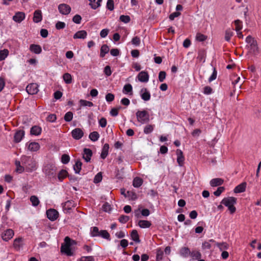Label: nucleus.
<instances>
[{"label":"nucleus","instance_id":"nucleus-1","mask_svg":"<svg viewBox=\"0 0 261 261\" xmlns=\"http://www.w3.org/2000/svg\"><path fill=\"white\" fill-rule=\"evenodd\" d=\"M20 160L27 171H32L36 168V162L31 156L23 155L21 157Z\"/></svg>","mask_w":261,"mask_h":261},{"label":"nucleus","instance_id":"nucleus-2","mask_svg":"<svg viewBox=\"0 0 261 261\" xmlns=\"http://www.w3.org/2000/svg\"><path fill=\"white\" fill-rule=\"evenodd\" d=\"M237 199L233 197H228L224 198L221 201V203L225 206L228 207L231 214L234 213L236 208L234 206V204L236 203Z\"/></svg>","mask_w":261,"mask_h":261},{"label":"nucleus","instance_id":"nucleus-3","mask_svg":"<svg viewBox=\"0 0 261 261\" xmlns=\"http://www.w3.org/2000/svg\"><path fill=\"white\" fill-rule=\"evenodd\" d=\"M56 170V167L53 164H46L43 169L44 173L50 178L55 177Z\"/></svg>","mask_w":261,"mask_h":261},{"label":"nucleus","instance_id":"nucleus-4","mask_svg":"<svg viewBox=\"0 0 261 261\" xmlns=\"http://www.w3.org/2000/svg\"><path fill=\"white\" fill-rule=\"evenodd\" d=\"M136 117L138 121L142 124L146 123L149 121V115L145 110L138 111L136 113Z\"/></svg>","mask_w":261,"mask_h":261},{"label":"nucleus","instance_id":"nucleus-5","mask_svg":"<svg viewBox=\"0 0 261 261\" xmlns=\"http://www.w3.org/2000/svg\"><path fill=\"white\" fill-rule=\"evenodd\" d=\"M59 12L63 15H68L71 12V7L67 4H61L58 6Z\"/></svg>","mask_w":261,"mask_h":261},{"label":"nucleus","instance_id":"nucleus-6","mask_svg":"<svg viewBox=\"0 0 261 261\" xmlns=\"http://www.w3.org/2000/svg\"><path fill=\"white\" fill-rule=\"evenodd\" d=\"M38 85L36 83L29 84L26 87V90L29 94L33 95L37 93L38 92Z\"/></svg>","mask_w":261,"mask_h":261},{"label":"nucleus","instance_id":"nucleus-7","mask_svg":"<svg viewBox=\"0 0 261 261\" xmlns=\"http://www.w3.org/2000/svg\"><path fill=\"white\" fill-rule=\"evenodd\" d=\"M46 215L50 220L55 221L58 218L59 213L55 209H49L46 211Z\"/></svg>","mask_w":261,"mask_h":261},{"label":"nucleus","instance_id":"nucleus-8","mask_svg":"<svg viewBox=\"0 0 261 261\" xmlns=\"http://www.w3.org/2000/svg\"><path fill=\"white\" fill-rule=\"evenodd\" d=\"M74 250L71 248V246H61V252L67 256H72L74 255Z\"/></svg>","mask_w":261,"mask_h":261},{"label":"nucleus","instance_id":"nucleus-9","mask_svg":"<svg viewBox=\"0 0 261 261\" xmlns=\"http://www.w3.org/2000/svg\"><path fill=\"white\" fill-rule=\"evenodd\" d=\"M25 13L22 12H17L13 17V20L16 22L20 23L25 18Z\"/></svg>","mask_w":261,"mask_h":261},{"label":"nucleus","instance_id":"nucleus-10","mask_svg":"<svg viewBox=\"0 0 261 261\" xmlns=\"http://www.w3.org/2000/svg\"><path fill=\"white\" fill-rule=\"evenodd\" d=\"M72 137L76 140L81 139L84 135L83 132L80 128H76L71 132Z\"/></svg>","mask_w":261,"mask_h":261},{"label":"nucleus","instance_id":"nucleus-11","mask_svg":"<svg viewBox=\"0 0 261 261\" xmlns=\"http://www.w3.org/2000/svg\"><path fill=\"white\" fill-rule=\"evenodd\" d=\"M42 20V15L41 11L37 10L34 12L33 20L35 23H39Z\"/></svg>","mask_w":261,"mask_h":261},{"label":"nucleus","instance_id":"nucleus-12","mask_svg":"<svg viewBox=\"0 0 261 261\" xmlns=\"http://www.w3.org/2000/svg\"><path fill=\"white\" fill-rule=\"evenodd\" d=\"M14 236V232L12 229H7L4 233L2 234V239L5 241H8L11 239Z\"/></svg>","mask_w":261,"mask_h":261},{"label":"nucleus","instance_id":"nucleus-13","mask_svg":"<svg viewBox=\"0 0 261 261\" xmlns=\"http://www.w3.org/2000/svg\"><path fill=\"white\" fill-rule=\"evenodd\" d=\"M138 78L139 81L146 83L148 81L149 75L147 72L142 71L138 74Z\"/></svg>","mask_w":261,"mask_h":261},{"label":"nucleus","instance_id":"nucleus-14","mask_svg":"<svg viewBox=\"0 0 261 261\" xmlns=\"http://www.w3.org/2000/svg\"><path fill=\"white\" fill-rule=\"evenodd\" d=\"M24 136V131L22 130H17L14 136V140L15 143H19L21 141Z\"/></svg>","mask_w":261,"mask_h":261},{"label":"nucleus","instance_id":"nucleus-15","mask_svg":"<svg viewBox=\"0 0 261 261\" xmlns=\"http://www.w3.org/2000/svg\"><path fill=\"white\" fill-rule=\"evenodd\" d=\"M140 94L142 99L145 101H148L150 99V94L145 88L141 90Z\"/></svg>","mask_w":261,"mask_h":261},{"label":"nucleus","instance_id":"nucleus-16","mask_svg":"<svg viewBox=\"0 0 261 261\" xmlns=\"http://www.w3.org/2000/svg\"><path fill=\"white\" fill-rule=\"evenodd\" d=\"M76 206V203L72 200H68L66 202H65L63 205V208L64 211H66L67 212H68V211L72 207H74Z\"/></svg>","mask_w":261,"mask_h":261},{"label":"nucleus","instance_id":"nucleus-17","mask_svg":"<svg viewBox=\"0 0 261 261\" xmlns=\"http://www.w3.org/2000/svg\"><path fill=\"white\" fill-rule=\"evenodd\" d=\"M176 154L177 156V162L179 166H182L185 161V158L182 151L180 149H177L176 150Z\"/></svg>","mask_w":261,"mask_h":261},{"label":"nucleus","instance_id":"nucleus-18","mask_svg":"<svg viewBox=\"0 0 261 261\" xmlns=\"http://www.w3.org/2000/svg\"><path fill=\"white\" fill-rule=\"evenodd\" d=\"M247 184L245 182H243L241 184L237 186L234 189V192L236 193H242L245 191L246 188Z\"/></svg>","mask_w":261,"mask_h":261},{"label":"nucleus","instance_id":"nucleus-19","mask_svg":"<svg viewBox=\"0 0 261 261\" xmlns=\"http://www.w3.org/2000/svg\"><path fill=\"white\" fill-rule=\"evenodd\" d=\"M92 155V150L89 148H85L84 149L83 159L86 162H88L91 160V157Z\"/></svg>","mask_w":261,"mask_h":261},{"label":"nucleus","instance_id":"nucleus-20","mask_svg":"<svg viewBox=\"0 0 261 261\" xmlns=\"http://www.w3.org/2000/svg\"><path fill=\"white\" fill-rule=\"evenodd\" d=\"M40 148V145L38 143L32 142L29 144L28 149L31 151H37Z\"/></svg>","mask_w":261,"mask_h":261},{"label":"nucleus","instance_id":"nucleus-21","mask_svg":"<svg viewBox=\"0 0 261 261\" xmlns=\"http://www.w3.org/2000/svg\"><path fill=\"white\" fill-rule=\"evenodd\" d=\"M87 36V33L85 30L77 31L74 35V39H85Z\"/></svg>","mask_w":261,"mask_h":261},{"label":"nucleus","instance_id":"nucleus-22","mask_svg":"<svg viewBox=\"0 0 261 261\" xmlns=\"http://www.w3.org/2000/svg\"><path fill=\"white\" fill-rule=\"evenodd\" d=\"M30 50L36 54H39L42 51L41 47L39 45L31 44L30 46Z\"/></svg>","mask_w":261,"mask_h":261},{"label":"nucleus","instance_id":"nucleus-23","mask_svg":"<svg viewBox=\"0 0 261 261\" xmlns=\"http://www.w3.org/2000/svg\"><path fill=\"white\" fill-rule=\"evenodd\" d=\"M223 182V180L221 178H216L212 179L210 181V185L212 187H217L221 185Z\"/></svg>","mask_w":261,"mask_h":261},{"label":"nucleus","instance_id":"nucleus-24","mask_svg":"<svg viewBox=\"0 0 261 261\" xmlns=\"http://www.w3.org/2000/svg\"><path fill=\"white\" fill-rule=\"evenodd\" d=\"M109 149V145L108 144H105L102 149L100 156L102 159H105L108 154Z\"/></svg>","mask_w":261,"mask_h":261},{"label":"nucleus","instance_id":"nucleus-25","mask_svg":"<svg viewBox=\"0 0 261 261\" xmlns=\"http://www.w3.org/2000/svg\"><path fill=\"white\" fill-rule=\"evenodd\" d=\"M234 33L232 29H227L225 31V40L229 42L231 39V37L233 35Z\"/></svg>","mask_w":261,"mask_h":261},{"label":"nucleus","instance_id":"nucleus-26","mask_svg":"<svg viewBox=\"0 0 261 261\" xmlns=\"http://www.w3.org/2000/svg\"><path fill=\"white\" fill-rule=\"evenodd\" d=\"M41 128L38 126L35 125L31 129V134L35 136L39 135L41 133Z\"/></svg>","mask_w":261,"mask_h":261},{"label":"nucleus","instance_id":"nucleus-27","mask_svg":"<svg viewBox=\"0 0 261 261\" xmlns=\"http://www.w3.org/2000/svg\"><path fill=\"white\" fill-rule=\"evenodd\" d=\"M90 1L89 5L93 9H96L100 6V3L102 0H89Z\"/></svg>","mask_w":261,"mask_h":261},{"label":"nucleus","instance_id":"nucleus-28","mask_svg":"<svg viewBox=\"0 0 261 261\" xmlns=\"http://www.w3.org/2000/svg\"><path fill=\"white\" fill-rule=\"evenodd\" d=\"M250 52L252 53L253 54L256 55L258 53V48L257 46V42H255L254 43L249 45L248 46Z\"/></svg>","mask_w":261,"mask_h":261},{"label":"nucleus","instance_id":"nucleus-29","mask_svg":"<svg viewBox=\"0 0 261 261\" xmlns=\"http://www.w3.org/2000/svg\"><path fill=\"white\" fill-rule=\"evenodd\" d=\"M190 254L191 251L188 247H183L180 250V254L184 257H188Z\"/></svg>","mask_w":261,"mask_h":261},{"label":"nucleus","instance_id":"nucleus-30","mask_svg":"<svg viewBox=\"0 0 261 261\" xmlns=\"http://www.w3.org/2000/svg\"><path fill=\"white\" fill-rule=\"evenodd\" d=\"M206 57V52L204 49H200L198 51L197 59L204 62Z\"/></svg>","mask_w":261,"mask_h":261},{"label":"nucleus","instance_id":"nucleus-31","mask_svg":"<svg viewBox=\"0 0 261 261\" xmlns=\"http://www.w3.org/2000/svg\"><path fill=\"white\" fill-rule=\"evenodd\" d=\"M109 51V48L106 44H103L101 46L100 48V56L101 58H103L106 54H107Z\"/></svg>","mask_w":261,"mask_h":261},{"label":"nucleus","instance_id":"nucleus-32","mask_svg":"<svg viewBox=\"0 0 261 261\" xmlns=\"http://www.w3.org/2000/svg\"><path fill=\"white\" fill-rule=\"evenodd\" d=\"M138 225L140 227L145 228L149 227L151 224L150 222L147 220H140L138 222Z\"/></svg>","mask_w":261,"mask_h":261},{"label":"nucleus","instance_id":"nucleus-33","mask_svg":"<svg viewBox=\"0 0 261 261\" xmlns=\"http://www.w3.org/2000/svg\"><path fill=\"white\" fill-rule=\"evenodd\" d=\"M131 238L136 243H140L139 237L138 232L136 230H133L131 234Z\"/></svg>","mask_w":261,"mask_h":261},{"label":"nucleus","instance_id":"nucleus-34","mask_svg":"<svg viewBox=\"0 0 261 261\" xmlns=\"http://www.w3.org/2000/svg\"><path fill=\"white\" fill-rule=\"evenodd\" d=\"M154 128V125L147 124L146 125L143 130V132L145 134H148L153 132Z\"/></svg>","mask_w":261,"mask_h":261},{"label":"nucleus","instance_id":"nucleus-35","mask_svg":"<svg viewBox=\"0 0 261 261\" xmlns=\"http://www.w3.org/2000/svg\"><path fill=\"white\" fill-rule=\"evenodd\" d=\"M30 200L32 203V205L33 206H37L40 203V201L38 198L35 195L31 196L30 198Z\"/></svg>","mask_w":261,"mask_h":261},{"label":"nucleus","instance_id":"nucleus-36","mask_svg":"<svg viewBox=\"0 0 261 261\" xmlns=\"http://www.w3.org/2000/svg\"><path fill=\"white\" fill-rule=\"evenodd\" d=\"M98 237H101V238L110 240V236L109 232L106 230H101L100 231L99 236Z\"/></svg>","mask_w":261,"mask_h":261},{"label":"nucleus","instance_id":"nucleus-37","mask_svg":"<svg viewBox=\"0 0 261 261\" xmlns=\"http://www.w3.org/2000/svg\"><path fill=\"white\" fill-rule=\"evenodd\" d=\"M143 183L142 179L140 177H135L133 180V186L134 187L138 188L140 187Z\"/></svg>","mask_w":261,"mask_h":261},{"label":"nucleus","instance_id":"nucleus-38","mask_svg":"<svg viewBox=\"0 0 261 261\" xmlns=\"http://www.w3.org/2000/svg\"><path fill=\"white\" fill-rule=\"evenodd\" d=\"M15 165L16 166V171L19 173H21L24 171V166L20 165V162L19 161H15Z\"/></svg>","mask_w":261,"mask_h":261},{"label":"nucleus","instance_id":"nucleus-39","mask_svg":"<svg viewBox=\"0 0 261 261\" xmlns=\"http://www.w3.org/2000/svg\"><path fill=\"white\" fill-rule=\"evenodd\" d=\"M67 172L64 169L61 170L58 175V179L60 181H62L67 175Z\"/></svg>","mask_w":261,"mask_h":261},{"label":"nucleus","instance_id":"nucleus-40","mask_svg":"<svg viewBox=\"0 0 261 261\" xmlns=\"http://www.w3.org/2000/svg\"><path fill=\"white\" fill-rule=\"evenodd\" d=\"M82 163L80 161H77L74 165L73 168L76 173H79L82 168Z\"/></svg>","mask_w":261,"mask_h":261},{"label":"nucleus","instance_id":"nucleus-41","mask_svg":"<svg viewBox=\"0 0 261 261\" xmlns=\"http://www.w3.org/2000/svg\"><path fill=\"white\" fill-rule=\"evenodd\" d=\"M99 137V135L97 132H93L89 135V138L92 141H97Z\"/></svg>","mask_w":261,"mask_h":261},{"label":"nucleus","instance_id":"nucleus-42","mask_svg":"<svg viewBox=\"0 0 261 261\" xmlns=\"http://www.w3.org/2000/svg\"><path fill=\"white\" fill-rule=\"evenodd\" d=\"M133 88L130 84H127L123 87V92L124 93H128L131 92L130 95H132Z\"/></svg>","mask_w":261,"mask_h":261},{"label":"nucleus","instance_id":"nucleus-43","mask_svg":"<svg viewBox=\"0 0 261 261\" xmlns=\"http://www.w3.org/2000/svg\"><path fill=\"white\" fill-rule=\"evenodd\" d=\"M76 242L71 240L69 237H66L64 239V242L61 245H76Z\"/></svg>","mask_w":261,"mask_h":261},{"label":"nucleus","instance_id":"nucleus-44","mask_svg":"<svg viewBox=\"0 0 261 261\" xmlns=\"http://www.w3.org/2000/svg\"><path fill=\"white\" fill-rule=\"evenodd\" d=\"M234 23L236 26L235 30L238 32L242 29V22L239 19H237L234 21Z\"/></svg>","mask_w":261,"mask_h":261},{"label":"nucleus","instance_id":"nucleus-45","mask_svg":"<svg viewBox=\"0 0 261 261\" xmlns=\"http://www.w3.org/2000/svg\"><path fill=\"white\" fill-rule=\"evenodd\" d=\"M207 37L206 35H204L200 33H198L196 36V39L200 42H202L205 41L207 39Z\"/></svg>","mask_w":261,"mask_h":261},{"label":"nucleus","instance_id":"nucleus-46","mask_svg":"<svg viewBox=\"0 0 261 261\" xmlns=\"http://www.w3.org/2000/svg\"><path fill=\"white\" fill-rule=\"evenodd\" d=\"M100 231L97 227L94 226L91 228V234L92 237H98Z\"/></svg>","mask_w":261,"mask_h":261},{"label":"nucleus","instance_id":"nucleus-47","mask_svg":"<svg viewBox=\"0 0 261 261\" xmlns=\"http://www.w3.org/2000/svg\"><path fill=\"white\" fill-rule=\"evenodd\" d=\"M80 103L81 106H83V107L87 106V107H91L93 106V104L92 102L87 101L86 100H83V99H81L80 100Z\"/></svg>","mask_w":261,"mask_h":261},{"label":"nucleus","instance_id":"nucleus-48","mask_svg":"<svg viewBox=\"0 0 261 261\" xmlns=\"http://www.w3.org/2000/svg\"><path fill=\"white\" fill-rule=\"evenodd\" d=\"M63 78L66 84H70L72 82L71 76L68 73H65L63 76Z\"/></svg>","mask_w":261,"mask_h":261},{"label":"nucleus","instance_id":"nucleus-49","mask_svg":"<svg viewBox=\"0 0 261 261\" xmlns=\"http://www.w3.org/2000/svg\"><path fill=\"white\" fill-rule=\"evenodd\" d=\"M8 53L9 51L6 49L0 50V61L4 60L8 55Z\"/></svg>","mask_w":261,"mask_h":261},{"label":"nucleus","instance_id":"nucleus-50","mask_svg":"<svg viewBox=\"0 0 261 261\" xmlns=\"http://www.w3.org/2000/svg\"><path fill=\"white\" fill-rule=\"evenodd\" d=\"M64 120L66 122H70L73 118V113L71 112H68L64 116Z\"/></svg>","mask_w":261,"mask_h":261},{"label":"nucleus","instance_id":"nucleus-51","mask_svg":"<svg viewBox=\"0 0 261 261\" xmlns=\"http://www.w3.org/2000/svg\"><path fill=\"white\" fill-rule=\"evenodd\" d=\"M69 161H70V156L68 155H67L66 154H64L62 155L61 162L63 164H66L68 163H69Z\"/></svg>","mask_w":261,"mask_h":261},{"label":"nucleus","instance_id":"nucleus-52","mask_svg":"<svg viewBox=\"0 0 261 261\" xmlns=\"http://www.w3.org/2000/svg\"><path fill=\"white\" fill-rule=\"evenodd\" d=\"M193 258H195L196 259H199L201 257V254L199 251H193L191 252V254L190 255Z\"/></svg>","mask_w":261,"mask_h":261},{"label":"nucleus","instance_id":"nucleus-53","mask_svg":"<svg viewBox=\"0 0 261 261\" xmlns=\"http://www.w3.org/2000/svg\"><path fill=\"white\" fill-rule=\"evenodd\" d=\"M163 251L162 250H158L156 251V260L160 261L162 260L163 258Z\"/></svg>","mask_w":261,"mask_h":261},{"label":"nucleus","instance_id":"nucleus-54","mask_svg":"<svg viewBox=\"0 0 261 261\" xmlns=\"http://www.w3.org/2000/svg\"><path fill=\"white\" fill-rule=\"evenodd\" d=\"M129 220V217L125 215H121L119 218V221L121 223H125Z\"/></svg>","mask_w":261,"mask_h":261},{"label":"nucleus","instance_id":"nucleus-55","mask_svg":"<svg viewBox=\"0 0 261 261\" xmlns=\"http://www.w3.org/2000/svg\"><path fill=\"white\" fill-rule=\"evenodd\" d=\"M140 39L138 36L134 37L132 40V44L136 46H139L140 44Z\"/></svg>","mask_w":261,"mask_h":261},{"label":"nucleus","instance_id":"nucleus-56","mask_svg":"<svg viewBox=\"0 0 261 261\" xmlns=\"http://www.w3.org/2000/svg\"><path fill=\"white\" fill-rule=\"evenodd\" d=\"M166 73L165 71H162L159 74V80L160 82H163L166 78Z\"/></svg>","mask_w":261,"mask_h":261},{"label":"nucleus","instance_id":"nucleus-57","mask_svg":"<svg viewBox=\"0 0 261 261\" xmlns=\"http://www.w3.org/2000/svg\"><path fill=\"white\" fill-rule=\"evenodd\" d=\"M120 20L124 23H128L130 21V18L128 15H121Z\"/></svg>","mask_w":261,"mask_h":261},{"label":"nucleus","instance_id":"nucleus-58","mask_svg":"<svg viewBox=\"0 0 261 261\" xmlns=\"http://www.w3.org/2000/svg\"><path fill=\"white\" fill-rule=\"evenodd\" d=\"M102 174L100 172L98 173L95 176L94 178V183H98L102 180Z\"/></svg>","mask_w":261,"mask_h":261},{"label":"nucleus","instance_id":"nucleus-59","mask_svg":"<svg viewBox=\"0 0 261 261\" xmlns=\"http://www.w3.org/2000/svg\"><path fill=\"white\" fill-rule=\"evenodd\" d=\"M81 16L78 14L74 15L72 18L73 21L76 24H80L81 22Z\"/></svg>","mask_w":261,"mask_h":261},{"label":"nucleus","instance_id":"nucleus-60","mask_svg":"<svg viewBox=\"0 0 261 261\" xmlns=\"http://www.w3.org/2000/svg\"><path fill=\"white\" fill-rule=\"evenodd\" d=\"M225 188L223 187H219L217 190L214 192V194L216 196H219L224 191Z\"/></svg>","mask_w":261,"mask_h":261},{"label":"nucleus","instance_id":"nucleus-61","mask_svg":"<svg viewBox=\"0 0 261 261\" xmlns=\"http://www.w3.org/2000/svg\"><path fill=\"white\" fill-rule=\"evenodd\" d=\"M107 8L110 11L114 10V1L113 0H108L107 3Z\"/></svg>","mask_w":261,"mask_h":261},{"label":"nucleus","instance_id":"nucleus-62","mask_svg":"<svg viewBox=\"0 0 261 261\" xmlns=\"http://www.w3.org/2000/svg\"><path fill=\"white\" fill-rule=\"evenodd\" d=\"M65 23L64 22L58 21L56 24V28L57 30L63 29L65 27Z\"/></svg>","mask_w":261,"mask_h":261},{"label":"nucleus","instance_id":"nucleus-63","mask_svg":"<svg viewBox=\"0 0 261 261\" xmlns=\"http://www.w3.org/2000/svg\"><path fill=\"white\" fill-rule=\"evenodd\" d=\"M114 95L112 93H108L106 95V99L108 102H111L114 99Z\"/></svg>","mask_w":261,"mask_h":261},{"label":"nucleus","instance_id":"nucleus-64","mask_svg":"<svg viewBox=\"0 0 261 261\" xmlns=\"http://www.w3.org/2000/svg\"><path fill=\"white\" fill-rule=\"evenodd\" d=\"M80 261H94V259L93 256H82L80 258Z\"/></svg>","mask_w":261,"mask_h":261}]
</instances>
